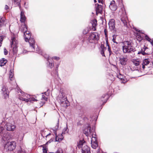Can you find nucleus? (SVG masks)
<instances>
[{"label":"nucleus","instance_id":"59","mask_svg":"<svg viewBox=\"0 0 153 153\" xmlns=\"http://www.w3.org/2000/svg\"><path fill=\"white\" fill-rule=\"evenodd\" d=\"M146 48H147L145 47V50L146 49Z\"/></svg>","mask_w":153,"mask_h":153},{"label":"nucleus","instance_id":"28","mask_svg":"<svg viewBox=\"0 0 153 153\" xmlns=\"http://www.w3.org/2000/svg\"><path fill=\"white\" fill-rule=\"evenodd\" d=\"M106 50V48L104 46H101L100 50V53L102 56L105 57L104 52Z\"/></svg>","mask_w":153,"mask_h":153},{"label":"nucleus","instance_id":"11","mask_svg":"<svg viewBox=\"0 0 153 153\" xmlns=\"http://www.w3.org/2000/svg\"><path fill=\"white\" fill-rule=\"evenodd\" d=\"M27 27L26 25L25 24H22L20 28V30L21 32L24 33V38H25V40H27V39L30 37L29 35L30 33L29 31H27Z\"/></svg>","mask_w":153,"mask_h":153},{"label":"nucleus","instance_id":"32","mask_svg":"<svg viewBox=\"0 0 153 153\" xmlns=\"http://www.w3.org/2000/svg\"><path fill=\"white\" fill-rule=\"evenodd\" d=\"M89 29L88 27L85 28L83 30L82 33L84 34H87L89 31Z\"/></svg>","mask_w":153,"mask_h":153},{"label":"nucleus","instance_id":"57","mask_svg":"<svg viewBox=\"0 0 153 153\" xmlns=\"http://www.w3.org/2000/svg\"><path fill=\"white\" fill-rule=\"evenodd\" d=\"M47 92H44V94L46 95H47Z\"/></svg>","mask_w":153,"mask_h":153},{"label":"nucleus","instance_id":"58","mask_svg":"<svg viewBox=\"0 0 153 153\" xmlns=\"http://www.w3.org/2000/svg\"><path fill=\"white\" fill-rule=\"evenodd\" d=\"M94 1L95 3H96V2H97L96 0H94Z\"/></svg>","mask_w":153,"mask_h":153},{"label":"nucleus","instance_id":"37","mask_svg":"<svg viewBox=\"0 0 153 153\" xmlns=\"http://www.w3.org/2000/svg\"><path fill=\"white\" fill-rule=\"evenodd\" d=\"M106 45H107L108 47V51L109 53V55H110L111 54V53H112L111 50V48L108 45V42H106Z\"/></svg>","mask_w":153,"mask_h":153},{"label":"nucleus","instance_id":"43","mask_svg":"<svg viewBox=\"0 0 153 153\" xmlns=\"http://www.w3.org/2000/svg\"><path fill=\"white\" fill-rule=\"evenodd\" d=\"M4 53L5 55H7L8 54V51L6 50V48H4Z\"/></svg>","mask_w":153,"mask_h":153},{"label":"nucleus","instance_id":"40","mask_svg":"<svg viewBox=\"0 0 153 153\" xmlns=\"http://www.w3.org/2000/svg\"><path fill=\"white\" fill-rule=\"evenodd\" d=\"M140 53H141L143 55H145L147 54L144 52V51H143L142 50L138 52L137 53L138 54H139Z\"/></svg>","mask_w":153,"mask_h":153},{"label":"nucleus","instance_id":"13","mask_svg":"<svg viewBox=\"0 0 153 153\" xmlns=\"http://www.w3.org/2000/svg\"><path fill=\"white\" fill-rule=\"evenodd\" d=\"M16 146V143L15 141L8 142L6 144L5 148L8 150L11 151L15 149Z\"/></svg>","mask_w":153,"mask_h":153},{"label":"nucleus","instance_id":"47","mask_svg":"<svg viewBox=\"0 0 153 153\" xmlns=\"http://www.w3.org/2000/svg\"><path fill=\"white\" fill-rule=\"evenodd\" d=\"M98 2L99 3H101L103 4V0H98Z\"/></svg>","mask_w":153,"mask_h":153},{"label":"nucleus","instance_id":"2","mask_svg":"<svg viewBox=\"0 0 153 153\" xmlns=\"http://www.w3.org/2000/svg\"><path fill=\"white\" fill-rule=\"evenodd\" d=\"M122 48L124 53H132L136 51L135 48L133 46L132 42L131 41L124 42Z\"/></svg>","mask_w":153,"mask_h":153},{"label":"nucleus","instance_id":"26","mask_svg":"<svg viewBox=\"0 0 153 153\" xmlns=\"http://www.w3.org/2000/svg\"><path fill=\"white\" fill-rule=\"evenodd\" d=\"M25 17L24 15V13L21 11V21L22 22H24L25 20Z\"/></svg>","mask_w":153,"mask_h":153},{"label":"nucleus","instance_id":"25","mask_svg":"<svg viewBox=\"0 0 153 153\" xmlns=\"http://www.w3.org/2000/svg\"><path fill=\"white\" fill-rule=\"evenodd\" d=\"M7 62V60L4 58H2L0 60V66H2L5 65Z\"/></svg>","mask_w":153,"mask_h":153},{"label":"nucleus","instance_id":"44","mask_svg":"<svg viewBox=\"0 0 153 153\" xmlns=\"http://www.w3.org/2000/svg\"><path fill=\"white\" fill-rule=\"evenodd\" d=\"M42 99L44 100H45L46 101H47V100L48 99L44 95H42Z\"/></svg>","mask_w":153,"mask_h":153},{"label":"nucleus","instance_id":"6","mask_svg":"<svg viewBox=\"0 0 153 153\" xmlns=\"http://www.w3.org/2000/svg\"><path fill=\"white\" fill-rule=\"evenodd\" d=\"M83 133L86 136H89L91 135L94 136H96L95 132V128L93 127L91 129L90 125L89 124L87 123L85 126V128L83 130Z\"/></svg>","mask_w":153,"mask_h":153},{"label":"nucleus","instance_id":"34","mask_svg":"<svg viewBox=\"0 0 153 153\" xmlns=\"http://www.w3.org/2000/svg\"><path fill=\"white\" fill-rule=\"evenodd\" d=\"M59 120H58V122L57 123L56 126L55 127V128H54L53 129H52L53 132H54V131L55 130L56 131V132L57 130L59 128Z\"/></svg>","mask_w":153,"mask_h":153},{"label":"nucleus","instance_id":"9","mask_svg":"<svg viewBox=\"0 0 153 153\" xmlns=\"http://www.w3.org/2000/svg\"><path fill=\"white\" fill-rule=\"evenodd\" d=\"M44 57L47 59L48 62L47 63V67L51 68H52L54 66V63L52 61L53 59H54L58 60L59 59V57L56 56H54L51 58L47 54L45 55Z\"/></svg>","mask_w":153,"mask_h":153},{"label":"nucleus","instance_id":"48","mask_svg":"<svg viewBox=\"0 0 153 153\" xmlns=\"http://www.w3.org/2000/svg\"><path fill=\"white\" fill-rule=\"evenodd\" d=\"M9 8V7H8V6L6 5H5V9L6 10H7V9H8Z\"/></svg>","mask_w":153,"mask_h":153},{"label":"nucleus","instance_id":"49","mask_svg":"<svg viewBox=\"0 0 153 153\" xmlns=\"http://www.w3.org/2000/svg\"><path fill=\"white\" fill-rule=\"evenodd\" d=\"M81 124L82 123H80V121L78 122L77 123V125L78 126L81 125Z\"/></svg>","mask_w":153,"mask_h":153},{"label":"nucleus","instance_id":"42","mask_svg":"<svg viewBox=\"0 0 153 153\" xmlns=\"http://www.w3.org/2000/svg\"><path fill=\"white\" fill-rule=\"evenodd\" d=\"M56 153H63V151L61 149H59Z\"/></svg>","mask_w":153,"mask_h":153},{"label":"nucleus","instance_id":"4","mask_svg":"<svg viewBox=\"0 0 153 153\" xmlns=\"http://www.w3.org/2000/svg\"><path fill=\"white\" fill-rule=\"evenodd\" d=\"M29 35H30V37L27 39V40H26L25 38V41L26 42H29L30 47L32 49V52H36L40 54V53L41 52L38 48L37 46L35 44L34 39L33 38L31 37L30 33H29Z\"/></svg>","mask_w":153,"mask_h":153},{"label":"nucleus","instance_id":"10","mask_svg":"<svg viewBox=\"0 0 153 153\" xmlns=\"http://www.w3.org/2000/svg\"><path fill=\"white\" fill-rule=\"evenodd\" d=\"M1 93L4 99H7L9 97V91L6 85L3 84L1 86Z\"/></svg>","mask_w":153,"mask_h":153},{"label":"nucleus","instance_id":"7","mask_svg":"<svg viewBox=\"0 0 153 153\" xmlns=\"http://www.w3.org/2000/svg\"><path fill=\"white\" fill-rule=\"evenodd\" d=\"M77 146L79 148H81L82 153H90V148L86 145L84 140H80L78 143Z\"/></svg>","mask_w":153,"mask_h":153},{"label":"nucleus","instance_id":"18","mask_svg":"<svg viewBox=\"0 0 153 153\" xmlns=\"http://www.w3.org/2000/svg\"><path fill=\"white\" fill-rule=\"evenodd\" d=\"M103 7V6L97 4V6L96 8V12L97 15L98 13H102V10Z\"/></svg>","mask_w":153,"mask_h":153},{"label":"nucleus","instance_id":"54","mask_svg":"<svg viewBox=\"0 0 153 153\" xmlns=\"http://www.w3.org/2000/svg\"><path fill=\"white\" fill-rule=\"evenodd\" d=\"M150 43H151V45L153 46V40H152L150 42Z\"/></svg>","mask_w":153,"mask_h":153},{"label":"nucleus","instance_id":"52","mask_svg":"<svg viewBox=\"0 0 153 153\" xmlns=\"http://www.w3.org/2000/svg\"><path fill=\"white\" fill-rule=\"evenodd\" d=\"M119 76H119L118 75V77L120 79H122V78H121V76H122L121 75H120Z\"/></svg>","mask_w":153,"mask_h":153},{"label":"nucleus","instance_id":"23","mask_svg":"<svg viewBox=\"0 0 153 153\" xmlns=\"http://www.w3.org/2000/svg\"><path fill=\"white\" fill-rule=\"evenodd\" d=\"M91 24L92 26V29L94 31L96 30V26L97 25V21L94 19L91 22Z\"/></svg>","mask_w":153,"mask_h":153},{"label":"nucleus","instance_id":"19","mask_svg":"<svg viewBox=\"0 0 153 153\" xmlns=\"http://www.w3.org/2000/svg\"><path fill=\"white\" fill-rule=\"evenodd\" d=\"M53 133L56 136L55 139L56 141L59 142L63 139V134H62L61 135H59L58 136L57 135L56 132V131L55 130L54 131V132H53Z\"/></svg>","mask_w":153,"mask_h":153},{"label":"nucleus","instance_id":"14","mask_svg":"<svg viewBox=\"0 0 153 153\" xmlns=\"http://www.w3.org/2000/svg\"><path fill=\"white\" fill-rule=\"evenodd\" d=\"M91 144L92 147L94 149H96L98 146L96 137L94 136L93 134L91 138Z\"/></svg>","mask_w":153,"mask_h":153},{"label":"nucleus","instance_id":"55","mask_svg":"<svg viewBox=\"0 0 153 153\" xmlns=\"http://www.w3.org/2000/svg\"><path fill=\"white\" fill-rule=\"evenodd\" d=\"M20 153H26L25 151H22L20 152Z\"/></svg>","mask_w":153,"mask_h":153},{"label":"nucleus","instance_id":"21","mask_svg":"<svg viewBox=\"0 0 153 153\" xmlns=\"http://www.w3.org/2000/svg\"><path fill=\"white\" fill-rule=\"evenodd\" d=\"M21 98L22 100L25 101L27 102L29 101L31 102L32 101H37L36 99H35L33 97H30V98H27L23 97H21Z\"/></svg>","mask_w":153,"mask_h":153},{"label":"nucleus","instance_id":"12","mask_svg":"<svg viewBox=\"0 0 153 153\" xmlns=\"http://www.w3.org/2000/svg\"><path fill=\"white\" fill-rule=\"evenodd\" d=\"M17 44V41L16 40L15 37L12 36L11 40V47L13 48V54L16 53L17 51L16 45Z\"/></svg>","mask_w":153,"mask_h":153},{"label":"nucleus","instance_id":"8","mask_svg":"<svg viewBox=\"0 0 153 153\" xmlns=\"http://www.w3.org/2000/svg\"><path fill=\"white\" fill-rule=\"evenodd\" d=\"M1 137L4 141H7L10 138V135L8 134V132L2 127H0V138Z\"/></svg>","mask_w":153,"mask_h":153},{"label":"nucleus","instance_id":"51","mask_svg":"<svg viewBox=\"0 0 153 153\" xmlns=\"http://www.w3.org/2000/svg\"><path fill=\"white\" fill-rule=\"evenodd\" d=\"M146 65H144L143 64H142V68H143V69H144L145 68V66Z\"/></svg>","mask_w":153,"mask_h":153},{"label":"nucleus","instance_id":"29","mask_svg":"<svg viewBox=\"0 0 153 153\" xmlns=\"http://www.w3.org/2000/svg\"><path fill=\"white\" fill-rule=\"evenodd\" d=\"M20 93L22 94V96L24 97H25L27 98H30V97H33L32 96L30 95H29L27 94L24 93L23 91H22L20 90L19 91Z\"/></svg>","mask_w":153,"mask_h":153},{"label":"nucleus","instance_id":"38","mask_svg":"<svg viewBox=\"0 0 153 153\" xmlns=\"http://www.w3.org/2000/svg\"><path fill=\"white\" fill-rule=\"evenodd\" d=\"M15 3L17 4L19 6L20 5V3L21 1V0H12Z\"/></svg>","mask_w":153,"mask_h":153},{"label":"nucleus","instance_id":"17","mask_svg":"<svg viewBox=\"0 0 153 153\" xmlns=\"http://www.w3.org/2000/svg\"><path fill=\"white\" fill-rule=\"evenodd\" d=\"M6 128L7 131H13L15 128V126L10 123H7L6 125Z\"/></svg>","mask_w":153,"mask_h":153},{"label":"nucleus","instance_id":"20","mask_svg":"<svg viewBox=\"0 0 153 153\" xmlns=\"http://www.w3.org/2000/svg\"><path fill=\"white\" fill-rule=\"evenodd\" d=\"M127 59L126 57L123 56H121L119 58V61L121 65H125L126 64L127 61Z\"/></svg>","mask_w":153,"mask_h":153},{"label":"nucleus","instance_id":"36","mask_svg":"<svg viewBox=\"0 0 153 153\" xmlns=\"http://www.w3.org/2000/svg\"><path fill=\"white\" fill-rule=\"evenodd\" d=\"M117 35H113V36H112V37H113L112 41H113V42L114 43H116V44L118 43L117 42H116V37H117Z\"/></svg>","mask_w":153,"mask_h":153},{"label":"nucleus","instance_id":"24","mask_svg":"<svg viewBox=\"0 0 153 153\" xmlns=\"http://www.w3.org/2000/svg\"><path fill=\"white\" fill-rule=\"evenodd\" d=\"M13 69H11L10 70V72L9 74V79H10L11 81L13 80L14 79V78L13 77V76L14 75L13 74Z\"/></svg>","mask_w":153,"mask_h":153},{"label":"nucleus","instance_id":"3","mask_svg":"<svg viewBox=\"0 0 153 153\" xmlns=\"http://www.w3.org/2000/svg\"><path fill=\"white\" fill-rule=\"evenodd\" d=\"M57 100L61 106L63 107L66 108L69 105V102L65 94L63 93L59 94L57 97Z\"/></svg>","mask_w":153,"mask_h":153},{"label":"nucleus","instance_id":"15","mask_svg":"<svg viewBox=\"0 0 153 153\" xmlns=\"http://www.w3.org/2000/svg\"><path fill=\"white\" fill-rule=\"evenodd\" d=\"M108 25L109 29L111 31L113 32L116 31L115 27V22L114 19H111L110 20L108 23Z\"/></svg>","mask_w":153,"mask_h":153},{"label":"nucleus","instance_id":"30","mask_svg":"<svg viewBox=\"0 0 153 153\" xmlns=\"http://www.w3.org/2000/svg\"><path fill=\"white\" fill-rule=\"evenodd\" d=\"M133 64L136 66H138L140 65V62L137 60H134L133 61Z\"/></svg>","mask_w":153,"mask_h":153},{"label":"nucleus","instance_id":"1","mask_svg":"<svg viewBox=\"0 0 153 153\" xmlns=\"http://www.w3.org/2000/svg\"><path fill=\"white\" fill-rule=\"evenodd\" d=\"M99 39V36L97 33H92L88 36L86 40H82L83 45L85 47L89 48L91 46V44L97 43Z\"/></svg>","mask_w":153,"mask_h":153},{"label":"nucleus","instance_id":"31","mask_svg":"<svg viewBox=\"0 0 153 153\" xmlns=\"http://www.w3.org/2000/svg\"><path fill=\"white\" fill-rule=\"evenodd\" d=\"M149 59H145L143 61V64L146 65H148L149 63Z\"/></svg>","mask_w":153,"mask_h":153},{"label":"nucleus","instance_id":"56","mask_svg":"<svg viewBox=\"0 0 153 153\" xmlns=\"http://www.w3.org/2000/svg\"><path fill=\"white\" fill-rule=\"evenodd\" d=\"M51 134V133H49L48 134H47L46 136V137L47 138V137H48V136L50 135Z\"/></svg>","mask_w":153,"mask_h":153},{"label":"nucleus","instance_id":"53","mask_svg":"<svg viewBox=\"0 0 153 153\" xmlns=\"http://www.w3.org/2000/svg\"><path fill=\"white\" fill-rule=\"evenodd\" d=\"M51 142V141L50 140L48 141V142H47L46 143V144H47L48 143H50Z\"/></svg>","mask_w":153,"mask_h":153},{"label":"nucleus","instance_id":"35","mask_svg":"<svg viewBox=\"0 0 153 153\" xmlns=\"http://www.w3.org/2000/svg\"><path fill=\"white\" fill-rule=\"evenodd\" d=\"M68 129L67 127L64 128L62 131V134H65L66 133H68Z\"/></svg>","mask_w":153,"mask_h":153},{"label":"nucleus","instance_id":"50","mask_svg":"<svg viewBox=\"0 0 153 153\" xmlns=\"http://www.w3.org/2000/svg\"><path fill=\"white\" fill-rule=\"evenodd\" d=\"M134 29H135L136 31L139 33H140V30H138V29H137L136 28H134Z\"/></svg>","mask_w":153,"mask_h":153},{"label":"nucleus","instance_id":"5","mask_svg":"<svg viewBox=\"0 0 153 153\" xmlns=\"http://www.w3.org/2000/svg\"><path fill=\"white\" fill-rule=\"evenodd\" d=\"M121 10L120 11L119 13H122L120 16L121 22L125 26L128 27V20L126 15L125 10L123 5L121 8Z\"/></svg>","mask_w":153,"mask_h":153},{"label":"nucleus","instance_id":"41","mask_svg":"<svg viewBox=\"0 0 153 153\" xmlns=\"http://www.w3.org/2000/svg\"><path fill=\"white\" fill-rule=\"evenodd\" d=\"M47 150L46 147H43V153H47Z\"/></svg>","mask_w":153,"mask_h":153},{"label":"nucleus","instance_id":"46","mask_svg":"<svg viewBox=\"0 0 153 153\" xmlns=\"http://www.w3.org/2000/svg\"><path fill=\"white\" fill-rule=\"evenodd\" d=\"M84 121L86 123L88 122V119L86 117H84Z\"/></svg>","mask_w":153,"mask_h":153},{"label":"nucleus","instance_id":"27","mask_svg":"<svg viewBox=\"0 0 153 153\" xmlns=\"http://www.w3.org/2000/svg\"><path fill=\"white\" fill-rule=\"evenodd\" d=\"M137 36H136V39L139 42H140L143 39V36L140 34V33H136Z\"/></svg>","mask_w":153,"mask_h":153},{"label":"nucleus","instance_id":"22","mask_svg":"<svg viewBox=\"0 0 153 153\" xmlns=\"http://www.w3.org/2000/svg\"><path fill=\"white\" fill-rule=\"evenodd\" d=\"M109 97V95L107 94H106L102 96L101 98V100L102 101H103V103H105L106 102Z\"/></svg>","mask_w":153,"mask_h":153},{"label":"nucleus","instance_id":"33","mask_svg":"<svg viewBox=\"0 0 153 153\" xmlns=\"http://www.w3.org/2000/svg\"><path fill=\"white\" fill-rule=\"evenodd\" d=\"M104 34L105 36L106 42H108V31L106 29H105L104 30Z\"/></svg>","mask_w":153,"mask_h":153},{"label":"nucleus","instance_id":"60","mask_svg":"<svg viewBox=\"0 0 153 153\" xmlns=\"http://www.w3.org/2000/svg\"><path fill=\"white\" fill-rule=\"evenodd\" d=\"M22 139H23V137L21 139V140H22Z\"/></svg>","mask_w":153,"mask_h":153},{"label":"nucleus","instance_id":"45","mask_svg":"<svg viewBox=\"0 0 153 153\" xmlns=\"http://www.w3.org/2000/svg\"><path fill=\"white\" fill-rule=\"evenodd\" d=\"M3 37L2 36H0V47L1 46V42L3 39Z\"/></svg>","mask_w":153,"mask_h":153},{"label":"nucleus","instance_id":"16","mask_svg":"<svg viewBox=\"0 0 153 153\" xmlns=\"http://www.w3.org/2000/svg\"><path fill=\"white\" fill-rule=\"evenodd\" d=\"M109 8L112 11H114L116 10L118 7L114 1L113 0L111 1L109 5Z\"/></svg>","mask_w":153,"mask_h":153},{"label":"nucleus","instance_id":"39","mask_svg":"<svg viewBox=\"0 0 153 153\" xmlns=\"http://www.w3.org/2000/svg\"><path fill=\"white\" fill-rule=\"evenodd\" d=\"M145 39L147 40L149 42H150L152 41V39H150L147 35H146L145 36Z\"/></svg>","mask_w":153,"mask_h":153}]
</instances>
